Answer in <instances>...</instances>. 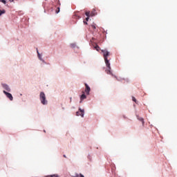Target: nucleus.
<instances>
[{
  "mask_svg": "<svg viewBox=\"0 0 177 177\" xmlns=\"http://www.w3.org/2000/svg\"><path fill=\"white\" fill-rule=\"evenodd\" d=\"M103 55H104V59L105 60L106 66L108 67V70L106 71L107 74L109 75H113L111 72V64L110 62L108 59L109 55H110V52L107 51V50H102Z\"/></svg>",
  "mask_w": 177,
  "mask_h": 177,
  "instance_id": "f257e3e1",
  "label": "nucleus"
},
{
  "mask_svg": "<svg viewBox=\"0 0 177 177\" xmlns=\"http://www.w3.org/2000/svg\"><path fill=\"white\" fill-rule=\"evenodd\" d=\"M39 97H40V100H41L42 104H44V105L47 104L48 101L46 100V96L44 92H40Z\"/></svg>",
  "mask_w": 177,
  "mask_h": 177,
  "instance_id": "f03ea898",
  "label": "nucleus"
},
{
  "mask_svg": "<svg viewBox=\"0 0 177 177\" xmlns=\"http://www.w3.org/2000/svg\"><path fill=\"white\" fill-rule=\"evenodd\" d=\"M3 93H5V95H6L7 97H8V99L11 101L13 100V97H12V95H11V93H10L9 92H7V91H3Z\"/></svg>",
  "mask_w": 177,
  "mask_h": 177,
  "instance_id": "7ed1b4c3",
  "label": "nucleus"
},
{
  "mask_svg": "<svg viewBox=\"0 0 177 177\" xmlns=\"http://www.w3.org/2000/svg\"><path fill=\"white\" fill-rule=\"evenodd\" d=\"M77 115H81L82 118H84V110H81V109H80V111L76 113Z\"/></svg>",
  "mask_w": 177,
  "mask_h": 177,
  "instance_id": "20e7f679",
  "label": "nucleus"
},
{
  "mask_svg": "<svg viewBox=\"0 0 177 177\" xmlns=\"http://www.w3.org/2000/svg\"><path fill=\"white\" fill-rule=\"evenodd\" d=\"M85 86H86L85 93L86 95H89L91 91V88L87 84H85Z\"/></svg>",
  "mask_w": 177,
  "mask_h": 177,
  "instance_id": "39448f33",
  "label": "nucleus"
},
{
  "mask_svg": "<svg viewBox=\"0 0 177 177\" xmlns=\"http://www.w3.org/2000/svg\"><path fill=\"white\" fill-rule=\"evenodd\" d=\"M2 86H3V88H4V89L6 91H11L10 88L9 87V86L8 84H3Z\"/></svg>",
  "mask_w": 177,
  "mask_h": 177,
  "instance_id": "423d86ee",
  "label": "nucleus"
},
{
  "mask_svg": "<svg viewBox=\"0 0 177 177\" xmlns=\"http://www.w3.org/2000/svg\"><path fill=\"white\" fill-rule=\"evenodd\" d=\"M84 99H86V95L84 94V92H83V94L80 96V102H82Z\"/></svg>",
  "mask_w": 177,
  "mask_h": 177,
  "instance_id": "0eeeda50",
  "label": "nucleus"
},
{
  "mask_svg": "<svg viewBox=\"0 0 177 177\" xmlns=\"http://www.w3.org/2000/svg\"><path fill=\"white\" fill-rule=\"evenodd\" d=\"M138 120H139V121L142 122V125H144V124H145V120H144V119H143L142 118H139Z\"/></svg>",
  "mask_w": 177,
  "mask_h": 177,
  "instance_id": "6e6552de",
  "label": "nucleus"
},
{
  "mask_svg": "<svg viewBox=\"0 0 177 177\" xmlns=\"http://www.w3.org/2000/svg\"><path fill=\"white\" fill-rule=\"evenodd\" d=\"M74 177H84L83 174H75Z\"/></svg>",
  "mask_w": 177,
  "mask_h": 177,
  "instance_id": "1a4fd4ad",
  "label": "nucleus"
},
{
  "mask_svg": "<svg viewBox=\"0 0 177 177\" xmlns=\"http://www.w3.org/2000/svg\"><path fill=\"white\" fill-rule=\"evenodd\" d=\"M5 13H6V10H0V16H1L2 14H5Z\"/></svg>",
  "mask_w": 177,
  "mask_h": 177,
  "instance_id": "9d476101",
  "label": "nucleus"
},
{
  "mask_svg": "<svg viewBox=\"0 0 177 177\" xmlns=\"http://www.w3.org/2000/svg\"><path fill=\"white\" fill-rule=\"evenodd\" d=\"M37 55H38L39 58L40 59H41V55H40V53H39L38 48H37Z\"/></svg>",
  "mask_w": 177,
  "mask_h": 177,
  "instance_id": "9b49d317",
  "label": "nucleus"
},
{
  "mask_svg": "<svg viewBox=\"0 0 177 177\" xmlns=\"http://www.w3.org/2000/svg\"><path fill=\"white\" fill-rule=\"evenodd\" d=\"M95 49H96V50H97V51H100V46H95Z\"/></svg>",
  "mask_w": 177,
  "mask_h": 177,
  "instance_id": "f8f14e48",
  "label": "nucleus"
},
{
  "mask_svg": "<svg viewBox=\"0 0 177 177\" xmlns=\"http://www.w3.org/2000/svg\"><path fill=\"white\" fill-rule=\"evenodd\" d=\"M71 48H75L76 46L75 43H71Z\"/></svg>",
  "mask_w": 177,
  "mask_h": 177,
  "instance_id": "ddd939ff",
  "label": "nucleus"
},
{
  "mask_svg": "<svg viewBox=\"0 0 177 177\" xmlns=\"http://www.w3.org/2000/svg\"><path fill=\"white\" fill-rule=\"evenodd\" d=\"M132 100H133L134 102L138 103L137 100L136 99L135 97H132Z\"/></svg>",
  "mask_w": 177,
  "mask_h": 177,
  "instance_id": "4468645a",
  "label": "nucleus"
},
{
  "mask_svg": "<svg viewBox=\"0 0 177 177\" xmlns=\"http://www.w3.org/2000/svg\"><path fill=\"white\" fill-rule=\"evenodd\" d=\"M59 12H60V8H57V10H55V12H56L57 14H58Z\"/></svg>",
  "mask_w": 177,
  "mask_h": 177,
  "instance_id": "2eb2a0df",
  "label": "nucleus"
},
{
  "mask_svg": "<svg viewBox=\"0 0 177 177\" xmlns=\"http://www.w3.org/2000/svg\"><path fill=\"white\" fill-rule=\"evenodd\" d=\"M91 27L93 30L96 29V25H91Z\"/></svg>",
  "mask_w": 177,
  "mask_h": 177,
  "instance_id": "dca6fc26",
  "label": "nucleus"
},
{
  "mask_svg": "<svg viewBox=\"0 0 177 177\" xmlns=\"http://www.w3.org/2000/svg\"><path fill=\"white\" fill-rule=\"evenodd\" d=\"M86 15L89 18L90 12H86Z\"/></svg>",
  "mask_w": 177,
  "mask_h": 177,
  "instance_id": "f3484780",
  "label": "nucleus"
},
{
  "mask_svg": "<svg viewBox=\"0 0 177 177\" xmlns=\"http://www.w3.org/2000/svg\"><path fill=\"white\" fill-rule=\"evenodd\" d=\"M50 177H59L57 174L50 175Z\"/></svg>",
  "mask_w": 177,
  "mask_h": 177,
  "instance_id": "a211bd4d",
  "label": "nucleus"
},
{
  "mask_svg": "<svg viewBox=\"0 0 177 177\" xmlns=\"http://www.w3.org/2000/svg\"><path fill=\"white\" fill-rule=\"evenodd\" d=\"M2 3L4 4H6V0H2Z\"/></svg>",
  "mask_w": 177,
  "mask_h": 177,
  "instance_id": "6ab92c4d",
  "label": "nucleus"
},
{
  "mask_svg": "<svg viewBox=\"0 0 177 177\" xmlns=\"http://www.w3.org/2000/svg\"><path fill=\"white\" fill-rule=\"evenodd\" d=\"M86 21H89V17H87L86 18Z\"/></svg>",
  "mask_w": 177,
  "mask_h": 177,
  "instance_id": "aec40b11",
  "label": "nucleus"
},
{
  "mask_svg": "<svg viewBox=\"0 0 177 177\" xmlns=\"http://www.w3.org/2000/svg\"><path fill=\"white\" fill-rule=\"evenodd\" d=\"M84 24H85L86 25H88L87 21H84Z\"/></svg>",
  "mask_w": 177,
  "mask_h": 177,
  "instance_id": "412c9836",
  "label": "nucleus"
},
{
  "mask_svg": "<svg viewBox=\"0 0 177 177\" xmlns=\"http://www.w3.org/2000/svg\"><path fill=\"white\" fill-rule=\"evenodd\" d=\"M91 16H94L95 15V14H93V11L91 12Z\"/></svg>",
  "mask_w": 177,
  "mask_h": 177,
  "instance_id": "4be33fe9",
  "label": "nucleus"
},
{
  "mask_svg": "<svg viewBox=\"0 0 177 177\" xmlns=\"http://www.w3.org/2000/svg\"><path fill=\"white\" fill-rule=\"evenodd\" d=\"M10 1V2H14V0H9Z\"/></svg>",
  "mask_w": 177,
  "mask_h": 177,
  "instance_id": "5701e85b",
  "label": "nucleus"
},
{
  "mask_svg": "<svg viewBox=\"0 0 177 177\" xmlns=\"http://www.w3.org/2000/svg\"><path fill=\"white\" fill-rule=\"evenodd\" d=\"M64 158H66V156H65V154H64Z\"/></svg>",
  "mask_w": 177,
  "mask_h": 177,
  "instance_id": "b1692460",
  "label": "nucleus"
},
{
  "mask_svg": "<svg viewBox=\"0 0 177 177\" xmlns=\"http://www.w3.org/2000/svg\"><path fill=\"white\" fill-rule=\"evenodd\" d=\"M44 133H46V130H44Z\"/></svg>",
  "mask_w": 177,
  "mask_h": 177,
  "instance_id": "393cba45",
  "label": "nucleus"
},
{
  "mask_svg": "<svg viewBox=\"0 0 177 177\" xmlns=\"http://www.w3.org/2000/svg\"><path fill=\"white\" fill-rule=\"evenodd\" d=\"M93 11L95 12V10H93Z\"/></svg>",
  "mask_w": 177,
  "mask_h": 177,
  "instance_id": "a878e982",
  "label": "nucleus"
},
{
  "mask_svg": "<svg viewBox=\"0 0 177 177\" xmlns=\"http://www.w3.org/2000/svg\"><path fill=\"white\" fill-rule=\"evenodd\" d=\"M3 1V0H1V2Z\"/></svg>",
  "mask_w": 177,
  "mask_h": 177,
  "instance_id": "bb28decb",
  "label": "nucleus"
}]
</instances>
